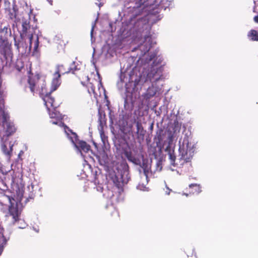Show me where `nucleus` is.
Returning a JSON list of instances; mask_svg holds the SVG:
<instances>
[{"label": "nucleus", "mask_w": 258, "mask_h": 258, "mask_svg": "<svg viewBox=\"0 0 258 258\" xmlns=\"http://www.w3.org/2000/svg\"><path fill=\"white\" fill-rule=\"evenodd\" d=\"M13 146H2L3 153L9 157H10L12 152Z\"/></svg>", "instance_id": "10"}, {"label": "nucleus", "mask_w": 258, "mask_h": 258, "mask_svg": "<svg viewBox=\"0 0 258 258\" xmlns=\"http://www.w3.org/2000/svg\"><path fill=\"white\" fill-rule=\"evenodd\" d=\"M123 151V154L128 161L141 165L144 158L143 146H125Z\"/></svg>", "instance_id": "2"}, {"label": "nucleus", "mask_w": 258, "mask_h": 258, "mask_svg": "<svg viewBox=\"0 0 258 258\" xmlns=\"http://www.w3.org/2000/svg\"><path fill=\"white\" fill-rule=\"evenodd\" d=\"M174 147L175 146H166L165 151L168 156L171 166L182 168L185 163L191 161L194 155V146H179L178 159H176Z\"/></svg>", "instance_id": "1"}, {"label": "nucleus", "mask_w": 258, "mask_h": 258, "mask_svg": "<svg viewBox=\"0 0 258 258\" xmlns=\"http://www.w3.org/2000/svg\"><path fill=\"white\" fill-rule=\"evenodd\" d=\"M29 83H30V82H29ZM30 89H31V91L33 92L34 91V85H32L31 83H30Z\"/></svg>", "instance_id": "21"}, {"label": "nucleus", "mask_w": 258, "mask_h": 258, "mask_svg": "<svg viewBox=\"0 0 258 258\" xmlns=\"http://www.w3.org/2000/svg\"><path fill=\"white\" fill-rule=\"evenodd\" d=\"M112 180L114 184L118 189L122 188L124 184L127 183V181L123 179V175L121 174H115L112 177Z\"/></svg>", "instance_id": "5"}, {"label": "nucleus", "mask_w": 258, "mask_h": 258, "mask_svg": "<svg viewBox=\"0 0 258 258\" xmlns=\"http://www.w3.org/2000/svg\"><path fill=\"white\" fill-rule=\"evenodd\" d=\"M93 92H94V96L96 98H97V94L94 92V91L93 90Z\"/></svg>", "instance_id": "26"}, {"label": "nucleus", "mask_w": 258, "mask_h": 258, "mask_svg": "<svg viewBox=\"0 0 258 258\" xmlns=\"http://www.w3.org/2000/svg\"><path fill=\"white\" fill-rule=\"evenodd\" d=\"M136 126H137V132L138 133L141 132L143 131V127L141 123H140L139 122H138L137 123Z\"/></svg>", "instance_id": "16"}, {"label": "nucleus", "mask_w": 258, "mask_h": 258, "mask_svg": "<svg viewBox=\"0 0 258 258\" xmlns=\"http://www.w3.org/2000/svg\"><path fill=\"white\" fill-rule=\"evenodd\" d=\"M24 154V152L23 151H20V152H19V154H18V157L19 158H21V156H22Z\"/></svg>", "instance_id": "22"}, {"label": "nucleus", "mask_w": 258, "mask_h": 258, "mask_svg": "<svg viewBox=\"0 0 258 258\" xmlns=\"http://www.w3.org/2000/svg\"><path fill=\"white\" fill-rule=\"evenodd\" d=\"M39 41H38V37L36 36V40L34 43V48L37 49L38 46Z\"/></svg>", "instance_id": "18"}, {"label": "nucleus", "mask_w": 258, "mask_h": 258, "mask_svg": "<svg viewBox=\"0 0 258 258\" xmlns=\"http://www.w3.org/2000/svg\"><path fill=\"white\" fill-rule=\"evenodd\" d=\"M162 169V160L159 159L157 160L155 165V169L153 170L155 172H160Z\"/></svg>", "instance_id": "12"}, {"label": "nucleus", "mask_w": 258, "mask_h": 258, "mask_svg": "<svg viewBox=\"0 0 258 258\" xmlns=\"http://www.w3.org/2000/svg\"><path fill=\"white\" fill-rule=\"evenodd\" d=\"M86 143L82 141V145H84V144H85Z\"/></svg>", "instance_id": "28"}, {"label": "nucleus", "mask_w": 258, "mask_h": 258, "mask_svg": "<svg viewBox=\"0 0 258 258\" xmlns=\"http://www.w3.org/2000/svg\"><path fill=\"white\" fill-rule=\"evenodd\" d=\"M8 27H4L3 29H1V32H5L6 33H7Z\"/></svg>", "instance_id": "19"}, {"label": "nucleus", "mask_w": 258, "mask_h": 258, "mask_svg": "<svg viewBox=\"0 0 258 258\" xmlns=\"http://www.w3.org/2000/svg\"><path fill=\"white\" fill-rule=\"evenodd\" d=\"M22 27V33L21 34L22 37H26L28 34L31 32H34V28L30 26L29 23L27 22V21L23 22Z\"/></svg>", "instance_id": "7"}, {"label": "nucleus", "mask_w": 258, "mask_h": 258, "mask_svg": "<svg viewBox=\"0 0 258 258\" xmlns=\"http://www.w3.org/2000/svg\"><path fill=\"white\" fill-rule=\"evenodd\" d=\"M6 198L10 203V206L9 208V214L12 217L13 223H15L20 220L19 217L21 213V209L19 207L20 204L18 202H15L14 199H12V200L15 203L13 202L9 196H6Z\"/></svg>", "instance_id": "3"}, {"label": "nucleus", "mask_w": 258, "mask_h": 258, "mask_svg": "<svg viewBox=\"0 0 258 258\" xmlns=\"http://www.w3.org/2000/svg\"><path fill=\"white\" fill-rule=\"evenodd\" d=\"M0 44H1V46L3 44H4L5 46H7V45H8L7 41L5 39H3L2 37H0Z\"/></svg>", "instance_id": "17"}, {"label": "nucleus", "mask_w": 258, "mask_h": 258, "mask_svg": "<svg viewBox=\"0 0 258 258\" xmlns=\"http://www.w3.org/2000/svg\"><path fill=\"white\" fill-rule=\"evenodd\" d=\"M254 21L256 22V23H258V15L256 16H255L254 18Z\"/></svg>", "instance_id": "24"}, {"label": "nucleus", "mask_w": 258, "mask_h": 258, "mask_svg": "<svg viewBox=\"0 0 258 258\" xmlns=\"http://www.w3.org/2000/svg\"><path fill=\"white\" fill-rule=\"evenodd\" d=\"M65 132L68 136H70V138L72 140V144H74L75 145H76V144L78 143V142H77L78 138H77V136L76 134V133H73L71 131H70L71 133V134L70 135L68 133H67L66 130H65Z\"/></svg>", "instance_id": "11"}, {"label": "nucleus", "mask_w": 258, "mask_h": 258, "mask_svg": "<svg viewBox=\"0 0 258 258\" xmlns=\"http://www.w3.org/2000/svg\"><path fill=\"white\" fill-rule=\"evenodd\" d=\"M247 36L252 41H258V33L255 30H251L248 32Z\"/></svg>", "instance_id": "9"}, {"label": "nucleus", "mask_w": 258, "mask_h": 258, "mask_svg": "<svg viewBox=\"0 0 258 258\" xmlns=\"http://www.w3.org/2000/svg\"><path fill=\"white\" fill-rule=\"evenodd\" d=\"M4 230L3 227L2 226L1 224H0V238L3 239V242L2 243V244H6L7 242V240L4 237Z\"/></svg>", "instance_id": "14"}, {"label": "nucleus", "mask_w": 258, "mask_h": 258, "mask_svg": "<svg viewBox=\"0 0 258 258\" xmlns=\"http://www.w3.org/2000/svg\"><path fill=\"white\" fill-rule=\"evenodd\" d=\"M94 147H95V148L96 149H98V147H103V146H94Z\"/></svg>", "instance_id": "27"}, {"label": "nucleus", "mask_w": 258, "mask_h": 258, "mask_svg": "<svg viewBox=\"0 0 258 258\" xmlns=\"http://www.w3.org/2000/svg\"><path fill=\"white\" fill-rule=\"evenodd\" d=\"M54 76L55 78L53 80L52 82V91L56 90L60 85L59 79L60 77V75L59 74L58 71L55 73Z\"/></svg>", "instance_id": "8"}, {"label": "nucleus", "mask_w": 258, "mask_h": 258, "mask_svg": "<svg viewBox=\"0 0 258 258\" xmlns=\"http://www.w3.org/2000/svg\"><path fill=\"white\" fill-rule=\"evenodd\" d=\"M164 146H147V152L151 159L157 158L162 153V147Z\"/></svg>", "instance_id": "4"}, {"label": "nucleus", "mask_w": 258, "mask_h": 258, "mask_svg": "<svg viewBox=\"0 0 258 258\" xmlns=\"http://www.w3.org/2000/svg\"><path fill=\"white\" fill-rule=\"evenodd\" d=\"M45 104L48 110H50L57 107V105L54 102V100L50 95H46L43 98Z\"/></svg>", "instance_id": "6"}, {"label": "nucleus", "mask_w": 258, "mask_h": 258, "mask_svg": "<svg viewBox=\"0 0 258 258\" xmlns=\"http://www.w3.org/2000/svg\"><path fill=\"white\" fill-rule=\"evenodd\" d=\"M75 147L78 150L80 151V148H81V146H76Z\"/></svg>", "instance_id": "25"}, {"label": "nucleus", "mask_w": 258, "mask_h": 258, "mask_svg": "<svg viewBox=\"0 0 258 258\" xmlns=\"http://www.w3.org/2000/svg\"><path fill=\"white\" fill-rule=\"evenodd\" d=\"M52 123H54V124H56V123H56V122H53Z\"/></svg>", "instance_id": "29"}, {"label": "nucleus", "mask_w": 258, "mask_h": 258, "mask_svg": "<svg viewBox=\"0 0 258 258\" xmlns=\"http://www.w3.org/2000/svg\"><path fill=\"white\" fill-rule=\"evenodd\" d=\"M3 245H0V255L2 254L3 251Z\"/></svg>", "instance_id": "23"}, {"label": "nucleus", "mask_w": 258, "mask_h": 258, "mask_svg": "<svg viewBox=\"0 0 258 258\" xmlns=\"http://www.w3.org/2000/svg\"><path fill=\"white\" fill-rule=\"evenodd\" d=\"M34 32H31V33H30L29 34H27V36L26 37H27L29 40V47L30 48H31L32 47V39H33V33Z\"/></svg>", "instance_id": "15"}, {"label": "nucleus", "mask_w": 258, "mask_h": 258, "mask_svg": "<svg viewBox=\"0 0 258 258\" xmlns=\"http://www.w3.org/2000/svg\"><path fill=\"white\" fill-rule=\"evenodd\" d=\"M90 147L91 146H82V150H84L85 149L89 150Z\"/></svg>", "instance_id": "20"}, {"label": "nucleus", "mask_w": 258, "mask_h": 258, "mask_svg": "<svg viewBox=\"0 0 258 258\" xmlns=\"http://www.w3.org/2000/svg\"><path fill=\"white\" fill-rule=\"evenodd\" d=\"M190 188H195V191L191 190V192L194 194L195 192L199 193L201 191V187L199 184L194 183L191 184L189 185Z\"/></svg>", "instance_id": "13"}]
</instances>
